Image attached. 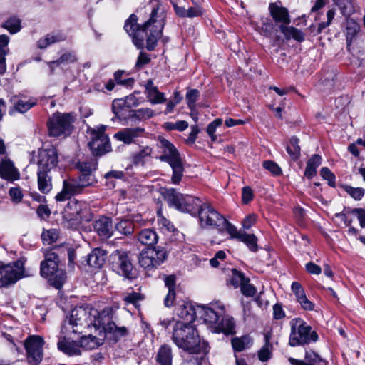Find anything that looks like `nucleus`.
<instances>
[{
  "label": "nucleus",
  "instance_id": "nucleus-64",
  "mask_svg": "<svg viewBox=\"0 0 365 365\" xmlns=\"http://www.w3.org/2000/svg\"><path fill=\"white\" fill-rule=\"evenodd\" d=\"M353 216L356 217L359 221L361 227H365V210L364 209H354L351 210Z\"/></svg>",
  "mask_w": 365,
  "mask_h": 365
},
{
  "label": "nucleus",
  "instance_id": "nucleus-34",
  "mask_svg": "<svg viewBox=\"0 0 365 365\" xmlns=\"http://www.w3.org/2000/svg\"><path fill=\"white\" fill-rule=\"evenodd\" d=\"M234 327L233 319L228 317H224L223 316L217 324L215 325L214 330L215 332H223L225 334H230L232 333Z\"/></svg>",
  "mask_w": 365,
  "mask_h": 365
},
{
  "label": "nucleus",
  "instance_id": "nucleus-30",
  "mask_svg": "<svg viewBox=\"0 0 365 365\" xmlns=\"http://www.w3.org/2000/svg\"><path fill=\"white\" fill-rule=\"evenodd\" d=\"M138 240L143 245L151 246L157 243L158 236L155 231L151 229H144L138 234Z\"/></svg>",
  "mask_w": 365,
  "mask_h": 365
},
{
  "label": "nucleus",
  "instance_id": "nucleus-12",
  "mask_svg": "<svg viewBox=\"0 0 365 365\" xmlns=\"http://www.w3.org/2000/svg\"><path fill=\"white\" fill-rule=\"evenodd\" d=\"M197 317L215 329L221 318L225 315V307L219 303L210 304L209 306L197 305Z\"/></svg>",
  "mask_w": 365,
  "mask_h": 365
},
{
  "label": "nucleus",
  "instance_id": "nucleus-29",
  "mask_svg": "<svg viewBox=\"0 0 365 365\" xmlns=\"http://www.w3.org/2000/svg\"><path fill=\"white\" fill-rule=\"evenodd\" d=\"M66 39V36L61 33H52L46 35L43 38L39 39L37 42V46L39 48H45L52 43L60 42Z\"/></svg>",
  "mask_w": 365,
  "mask_h": 365
},
{
  "label": "nucleus",
  "instance_id": "nucleus-43",
  "mask_svg": "<svg viewBox=\"0 0 365 365\" xmlns=\"http://www.w3.org/2000/svg\"><path fill=\"white\" fill-rule=\"evenodd\" d=\"M272 344L269 342L268 336H265V344L259 351L258 357L262 361H267L271 358Z\"/></svg>",
  "mask_w": 365,
  "mask_h": 365
},
{
  "label": "nucleus",
  "instance_id": "nucleus-42",
  "mask_svg": "<svg viewBox=\"0 0 365 365\" xmlns=\"http://www.w3.org/2000/svg\"><path fill=\"white\" fill-rule=\"evenodd\" d=\"M36 104L35 99H20L14 106V108L19 113H24Z\"/></svg>",
  "mask_w": 365,
  "mask_h": 365
},
{
  "label": "nucleus",
  "instance_id": "nucleus-20",
  "mask_svg": "<svg viewBox=\"0 0 365 365\" xmlns=\"http://www.w3.org/2000/svg\"><path fill=\"white\" fill-rule=\"evenodd\" d=\"M175 313L180 319L185 320L182 322L183 323L192 324L195 317H197V306H193L190 302H179L175 308Z\"/></svg>",
  "mask_w": 365,
  "mask_h": 365
},
{
  "label": "nucleus",
  "instance_id": "nucleus-38",
  "mask_svg": "<svg viewBox=\"0 0 365 365\" xmlns=\"http://www.w3.org/2000/svg\"><path fill=\"white\" fill-rule=\"evenodd\" d=\"M218 229L220 231L225 230L230 235L231 238H236L237 240L240 239L242 234L241 231H238L236 227L230 223L225 218V222H222V225L220 227H218Z\"/></svg>",
  "mask_w": 365,
  "mask_h": 365
},
{
  "label": "nucleus",
  "instance_id": "nucleus-26",
  "mask_svg": "<svg viewBox=\"0 0 365 365\" xmlns=\"http://www.w3.org/2000/svg\"><path fill=\"white\" fill-rule=\"evenodd\" d=\"M107 257L106 252L101 248H95L88 255V264L96 269L101 268L105 263Z\"/></svg>",
  "mask_w": 365,
  "mask_h": 365
},
{
  "label": "nucleus",
  "instance_id": "nucleus-41",
  "mask_svg": "<svg viewBox=\"0 0 365 365\" xmlns=\"http://www.w3.org/2000/svg\"><path fill=\"white\" fill-rule=\"evenodd\" d=\"M152 148L145 146L140 148V151L133 157V162L136 165L144 164L145 160L151 155Z\"/></svg>",
  "mask_w": 365,
  "mask_h": 365
},
{
  "label": "nucleus",
  "instance_id": "nucleus-51",
  "mask_svg": "<svg viewBox=\"0 0 365 365\" xmlns=\"http://www.w3.org/2000/svg\"><path fill=\"white\" fill-rule=\"evenodd\" d=\"M154 115V111L149 108H140L135 110L134 116L139 120H146Z\"/></svg>",
  "mask_w": 365,
  "mask_h": 365
},
{
  "label": "nucleus",
  "instance_id": "nucleus-33",
  "mask_svg": "<svg viewBox=\"0 0 365 365\" xmlns=\"http://www.w3.org/2000/svg\"><path fill=\"white\" fill-rule=\"evenodd\" d=\"M321 163L322 158L320 155H312L307 161L304 175L308 178L314 177L317 173V168L321 165Z\"/></svg>",
  "mask_w": 365,
  "mask_h": 365
},
{
  "label": "nucleus",
  "instance_id": "nucleus-25",
  "mask_svg": "<svg viewBox=\"0 0 365 365\" xmlns=\"http://www.w3.org/2000/svg\"><path fill=\"white\" fill-rule=\"evenodd\" d=\"M143 132V129L140 128H124L116 133L114 137L124 143L130 144L133 143L136 138L140 136Z\"/></svg>",
  "mask_w": 365,
  "mask_h": 365
},
{
  "label": "nucleus",
  "instance_id": "nucleus-60",
  "mask_svg": "<svg viewBox=\"0 0 365 365\" xmlns=\"http://www.w3.org/2000/svg\"><path fill=\"white\" fill-rule=\"evenodd\" d=\"M264 168L270 171L274 175H279L281 173V168L279 165L272 160L264 161L263 163Z\"/></svg>",
  "mask_w": 365,
  "mask_h": 365
},
{
  "label": "nucleus",
  "instance_id": "nucleus-49",
  "mask_svg": "<svg viewBox=\"0 0 365 365\" xmlns=\"http://www.w3.org/2000/svg\"><path fill=\"white\" fill-rule=\"evenodd\" d=\"M158 225L163 231L172 232L174 230L173 225L161 214L160 211L158 212Z\"/></svg>",
  "mask_w": 365,
  "mask_h": 365
},
{
  "label": "nucleus",
  "instance_id": "nucleus-10",
  "mask_svg": "<svg viewBox=\"0 0 365 365\" xmlns=\"http://www.w3.org/2000/svg\"><path fill=\"white\" fill-rule=\"evenodd\" d=\"M26 276L24 262L21 259L7 264H0V287L14 284Z\"/></svg>",
  "mask_w": 365,
  "mask_h": 365
},
{
  "label": "nucleus",
  "instance_id": "nucleus-22",
  "mask_svg": "<svg viewBox=\"0 0 365 365\" xmlns=\"http://www.w3.org/2000/svg\"><path fill=\"white\" fill-rule=\"evenodd\" d=\"M145 93L149 102L153 105L163 103L166 101L165 94L159 91L151 79L147 81L145 85Z\"/></svg>",
  "mask_w": 365,
  "mask_h": 365
},
{
  "label": "nucleus",
  "instance_id": "nucleus-27",
  "mask_svg": "<svg viewBox=\"0 0 365 365\" xmlns=\"http://www.w3.org/2000/svg\"><path fill=\"white\" fill-rule=\"evenodd\" d=\"M270 14L276 22H280L284 24L290 23V17L287 9L279 6L274 3L269 5Z\"/></svg>",
  "mask_w": 365,
  "mask_h": 365
},
{
  "label": "nucleus",
  "instance_id": "nucleus-28",
  "mask_svg": "<svg viewBox=\"0 0 365 365\" xmlns=\"http://www.w3.org/2000/svg\"><path fill=\"white\" fill-rule=\"evenodd\" d=\"M48 173L42 171L37 172L38 188L43 194H48L53 187L51 176Z\"/></svg>",
  "mask_w": 365,
  "mask_h": 365
},
{
  "label": "nucleus",
  "instance_id": "nucleus-63",
  "mask_svg": "<svg viewBox=\"0 0 365 365\" xmlns=\"http://www.w3.org/2000/svg\"><path fill=\"white\" fill-rule=\"evenodd\" d=\"M257 221V215L255 214H250L242 222V225L244 229H250Z\"/></svg>",
  "mask_w": 365,
  "mask_h": 365
},
{
  "label": "nucleus",
  "instance_id": "nucleus-44",
  "mask_svg": "<svg viewBox=\"0 0 365 365\" xmlns=\"http://www.w3.org/2000/svg\"><path fill=\"white\" fill-rule=\"evenodd\" d=\"M251 343V339L248 336H243L241 338H234L232 340V346L237 351H242L249 346Z\"/></svg>",
  "mask_w": 365,
  "mask_h": 365
},
{
  "label": "nucleus",
  "instance_id": "nucleus-46",
  "mask_svg": "<svg viewBox=\"0 0 365 365\" xmlns=\"http://www.w3.org/2000/svg\"><path fill=\"white\" fill-rule=\"evenodd\" d=\"M200 92L197 89H188L186 93V100L188 108L193 110L195 108V103L198 100Z\"/></svg>",
  "mask_w": 365,
  "mask_h": 365
},
{
  "label": "nucleus",
  "instance_id": "nucleus-61",
  "mask_svg": "<svg viewBox=\"0 0 365 365\" xmlns=\"http://www.w3.org/2000/svg\"><path fill=\"white\" fill-rule=\"evenodd\" d=\"M226 254L224 251H218L215 257L210 260V264L212 267H217L220 264V261H224Z\"/></svg>",
  "mask_w": 365,
  "mask_h": 365
},
{
  "label": "nucleus",
  "instance_id": "nucleus-31",
  "mask_svg": "<svg viewBox=\"0 0 365 365\" xmlns=\"http://www.w3.org/2000/svg\"><path fill=\"white\" fill-rule=\"evenodd\" d=\"M279 29L287 40L293 38L297 41L302 42L304 39V34L303 32L293 26L281 25L279 26Z\"/></svg>",
  "mask_w": 365,
  "mask_h": 365
},
{
  "label": "nucleus",
  "instance_id": "nucleus-39",
  "mask_svg": "<svg viewBox=\"0 0 365 365\" xmlns=\"http://www.w3.org/2000/svg\"><path fill=\"white\" fill-rule=\"evenodd\" d=\"M239 240L244 242L251 251L256 252L257 250V239L255 235L242 232Z\"/></svg>",
  "mask_w": 365,
  "mask_h": 365
},
{
  "label": "nucleus",
  "instance_id": "nucleus-55",
  "mask_svg": "<svg viewBox=\"0 0 365 365\" xmlns=\"http://www.w3.org/2000/svg\"><path fill=\"white\" fill-rule=\"evenodd\" d=\"M320 175L323 179L327 180L329 185L334 186L335 176L329 168L326 167L322 168L320 170Z\"/></svg>",
  "mask_w": 365,
  "mask_h": 365
},
{
  "label": "nucleus",
  "instance_id": "nucleus-23",
  "mask_svg": "<svg viewBox=\"0 0 365 365\" xmlns=\"http://www.w3.org/2000/svg\"><path fill=\"white\" fill-rule=\"evenodd\" d=\"M289 361L292 365H327V361L312 350L306 351L304 361L289 358Z\"/></svg>",
  "mask_w": 365,
  "mask_h": 365
},
{
  "label": "nucleus",
  "instance_id": "nucleus-7",
  "mask_svg": "<svg viewBox=\"0 0 365 365\" xmlns=\"http://www.w3.org/2000/svg\"><path fill=\"white\" fill-rule=\"evenodd\" d=\"M290 335L289 344L291 346H298L315 342L318 335L302 319L294 318L289 322Z\"/></svg>",
  "mask_w": 365,
  "mask_h": 365
},
{
  "label": "nucleus",
  "instance_id": "nucleus-3",
  "mask_svg": "<svg viewBox=\"0 0 365 365\" xmlns=\"http://www.w3.org/2000/svg\"><path fill=\"white\" fill-rule=\"evenodd\" d=\"M172 340L178 348L190 354L207 351V343L201 341L195 327L189 323L176 322L173 328Z\"/></svg>",
  "mask_w": 365,
  "mask_h": 365
},
{
  "label": "nucleus",
  "instance_id": "nucleus-58",
  "mask_svg": "<svg viewBox=\"0 0 365 365\" xmlns=\"http://www.w3.org/2000/svg\"><path fill=\"white\" fill-rule=\"evenodd\" d=\"M291 289L294 294L297 301L306 296L303 287L299 282H292Z\"/></svg>",
  "mask_w": 365,
  "mask_h": 365
},
{
  "label": "nucleus",
  "instance_id": "nucleus-47",
  "mask_svg": "<svg viewBox=\"0 0 365 365\" xmlns=\"http://www.w3.org/2000/svg\"><path fill=\"white\" fill-rule=\"evenodd\" d=\"M222 124V120L221 118H216L207 125L206 131L212 141L215 142L217 140V136L215 135V131L217 128L221 126Z\"/></svg>",
  "mask_w": 365,
  "mask_h": 365
},
{
  "label": "nucleus",
  "instance_id": "nucleus-17",
  "mask_svg": "<svg viewBox=\"0 0 365 365\" xmlns=\"http://www.w3.org/2000/svg\"><path fill=\"white\" fill-rule=\"evenodd\" d=\"M86 329H89L92 331L93 330V332L96 334V336H93L91 334H89L88 336H83L81 337V340L79 341L80 345V349L81 348L86 349V350H91L93 349H96L98 346L103 344V341L106 337H108L110 339H113L114 341H118L121 337H115L114 334L112 333H110L108 330H105V331L102 332L101 334V330L98 329L96 330L92 326L88 328H85Z\"/></svg>",
  "mask_w": 365,
  "mask_h": 365
},
{
  "label": "nucleus",
  "instance_id": "nucleus-48",
  "mask_svg": "<svg viewBox=\"0 0 365 365\" xmlns=\"http://www.w3.org/2000/svg\"><path fill=\"white\" fill-rule=\"evenodd\" d=\"M58 234L56 229L44 230L42 233V240L45 244L50 245L58 240Z\"/></svg>",
  "mask_w": 365,
  "mask_h": 365
},
{
  "label": "nucleus",
  "instance_id": "nucleus-32",
  "mask_svg": "<svg viewBox=\"0 0 365 365\" xmlns=\"http://www.w3.org/2000/svg\"><path fill=\"white\" fill-rule=\"evenodd\" d=\"M112 110L115 117L118 119L125 118L128 113L130 112L129 108L123 101V98L114 100L112 104Z\"/></svg>",
  "mask_w": 365,
  "mask_h": 365
},
{
  "label": "nucleus",
  "instance_id": "nucleus-9",
  "mask_svg": "<svg viewBox=\"0 0 365 365\" xmlns=\"http://www.w3.org/2000/svg\"><path fill=\"white\" fill-rule=\"evenodd\" d=\"M74 120L71 113H56L53 114L48 123L49 135L54 137L70 135Z\"/></svg>",
  "mask_w": 365,
  "mask_h": 365
},
{
  "label": "nucleus",
  "instance_id": "nucleus-54",
  "mask_svg": "<svg viewBox=\"0 0 365 365\" xmlns=\"http://www.w3.org/2000/svg\"><path fill=\"white\" fill-rule=\"evenodd\" d=\"M77 180L83 189L92 185L94 182L93 175L85 173H82Z\"/></svg>",
  "mask_w": 365,
  "mask_h": 365
},
{
  "label": "nucleus",
  "instance_id": "nucleus-62",
  "mask_svg": "<svg viewBox=\"0 0 365 365\" xmlns=\"http://www.w3.org/2000/svg\"><path fill=\"white\" fill-rule=\"evenodd\" d=\"M9 196L13 202L18 203L22 200V192L19 188L12 187L9 192Z\"/></svg>",
  "mask_w": 365,
  "mask_h": 365
},
{
  "label": "nucleus",
  "instance_id": "nucleus-53",
  "mask_svg": "<svg viewBox=\"0 0 365 365\" xmlns=\"http://www.w3.org/2000/svg\"><path fill=\"white\" fill-rule=\"evenodd\" d=\"M245 280L246 279L242 273L234 271L230 282L235 288H237L238 287H241Z\"/></svg>",
  "mask_w": 365,
  "mask_h": 365
},
{
  "label": "nucleus",
  "instance_id": "nucleus-24",
  "mask_svg": "<svg viewBox=\"0 0 365 365\" xmlns=\"http://www.w3.org/2000/svg\"><path fill=\"white\" fill-rule=\"evenodd\" d=\"M0 175L3 179L14 181L19 178V173L9 159H3L0 163Z\"/></svg>",
  "mask_w": 365,
  "mask_h": 365
},
{
  "label": "nucleus",
  "instance_id": "nucleus-52",
  "mask_svg": "<svg viewBox=\"0 0 365 365\" xmlns=\"http://www.w3.org/2000/svg\"><path fill=\"white\" fill-rule=\"evenodd\" d=\"M346 192L351 196L354 200H361L364 195V190L361 187H353L351 186L345 187Z\"/></svg>",
  "mask_w": 365,
  "mask_h": 365
},
{
  "label": "nucleus",
  "instance_id": "nucleus-15",
  "mask_svg": "<svg viewBox=\"0 0 365 365\" xmlns=\"http://www.w3.org/2000/svg\"><path fill=\"white\" fill-rule=\"evenodd\" d=\"M43 339L39 336H31L25 341L27 360L30 365H38L43 359Z\"/></svg>",
  "mask_w": 365,
  "mask_h": 365
},
{
  "label": "nucleus",
  "instance_id": "nucleus-18",
  "mask_svg": "<svg viewBox=\"0 0 365 365\" xmlns=\"http://www.w3.org/2000/svg\"><path fill=\"white\" fill-rule=\"evenodd\" d=\"M58 153L55 148L41 149L38 156V171L50 173L54 170L58 163Z\"/></svg>",
  "mask_w": 365,
  "mask_h": 365
},
{
  "label": "nucleus",
  "instance_id": "nucleus-8",
  "mask_svg": "<svg viewBox=\"0 0 365 365\" xmlns=\"http://www.w3.org/2000/svg\"><path fill=\"white\" fill-rule=\"evenodd\" d=\"M63 216L65 220L73 225L81 226L84 222H90L93 215L85 202L76 200H70L64 208Z\"/></svg>",
  "mask_w": 365,
  "mask_h": 365
},
{
  "label": "nucleus",
  "instance_id": "nucleus-37",
  "mask_svg": "<svg viewBox=\"0 0 365 365\" xmlns=\"http://www.w3.org/2000/svg\"><path fill=\"white\" fill-rule=\"evenodd\" d=\"M352 216L353 214L351 210H344L342 212L335 214L334 220L339 225L349 226L353 220Z\"/></svg>",
  "mask_w": 365,
  "mask_h": 365
},
{
  "label": "nucleus",
  "instance_id": "nucleus-11",
  "mask_svg": "<svg viewBox=\"0 0 365 365\" xmlns=\"http://www.w3.org/2000/svg\"><path fill=\"white\" fill-rule=\"evenodd\" d=\"M165 259L166 251L163 248L148 247L140 252L138 262L145 269L151 270L160 266Z\"/></svg>",
  "mask_w": 365,
  "mask_h": 365
},
{
  "label": "nucleus",
  "instance_id": "nucleus-2",
  "mask_svg": "<svg viewBox=\"0 0 365 365\" xmlns=\"http://www.w3.org/2000/svg\"><path fill=\"white\" fill-rule=\"evenodd\" d=\"M146 9L150 12L149 19L144 24L141 26L138 24L136 16L132 14L126 21L124 29L132 36L133 43L138 48H143L144 38L146 36V48L148 51H153L162 36L166 11L158 0L150 1Z\"/></svg>",
  "mask_w": 365,
  "mask_h": 365
},
{
  "label": "nucleus",
  "instance_id": "nucleus-56",
  "mask_svg": "<svg viewBox=\"0 0 365 365\" xmlns=\"http://www.w3.org/2000/svg\"><path fill=\"white\" fill-rule=\"evenodd\" d=\"M195 6L192 7H190L187 9L186 12V17L193 18L200 16L203 14L204 10L200 6L199 3L197 4H194Z\"/></svg>",
  "mask_w": 365,
  "mask_h": 365
},
{
  "label": "nucleus",
  "instance_id": "nucleus-57",
  "mask_svg": "<svg viewBox=\"0 0 365 365\" xmlns=\"http://www.w3.org/2000/svg\"><path fill=\"white\" fill-rule=\"evenodd\" d=\"M358 31V26L355 23H352L351 26L346 27V43L347 47H349Z\"/></svg>",
  "mask_w": 365,
  "mask_h": 365
},
{
  "label": "nucleus",
  "instance_id": "nucleus-6",
  "mask_svg": "<svg viewBox=\"0 0 365 365\" xmlns=\"http://www.w3.org/2000/svg\"><path fill=\"white\" fill-rule=\"evenodd\" d=\"M163 195L170 206H173L182 212H188L192 215L197 214L203 205L199 198L192 195H183L177 192L173 188L165 190L163 192Z\"/></svg>",
  "mask_w": 365,
  "mask_h": 365
},
{
  "label": "nucleus",
  "instance_id": "nucleus-14",
  "mask_svg": "<svg viewBox=\"0 0 365 365\" xmlns=\"http://www.w3.org/2000/svg\"><path fill=\"white\" fill-rule=\"evenodd\" d=\"M110 262L113 271L127 278L131 277L133 265L128 253L122 250H115L110 256Z\"/></svg>",
  "mask_w": 365,
  "mask_h": 365
},
{
  "label": "nucleus",
  "instance_id": "nucleus-13",
  "mask_svg": "<svg viewBox=\"0 0 365 365\" xmlns=\"http://www.w3.org/2000/svg\"><path fill=\"white\" fill-rule=\"evenodd\" d=\"M106 126L99 125L93 129L91 134V141L88 145L95 155H101L110 150L109 139L105 134Z\"/></svg>",
  "mask_w": 365,
  "mask_h": 365
},
{
  "label": "nucleus",
  "instance_id": "nucleus-40",
  "mask_svg": "<svg viewBox=\"0 0 365 365\" xmlns=\"http://www.w3.org/2000/svg\"><path fill=\"white\" fill-rule=\"evenodd\" d=\"M287 151L292 159L297 160L300 155L299 139L295 137L291 138L289 143L287 147Z\"/></svg>",
  "mask_w": 365,
  "mask_h": 365
},
{
  "label": "nucleus",
  "instance_id": "nucleus-19",
  "mask_svg": "<svg viewBox=\"0 0 365 365\" xmlns=\"http://www.w3.org/2000/svg\"><path fill=\"white\" fill-rule=\"evenodd\" d=\"M83 188L81 187L77 179L64 180L63 182V189L61 192L56 195L57 201H64L71 197V196L77 195L81 192Z\"/></svg>",
  "mask_w": 365,
  "mask_h": 365
},
{
  "label": "nucleus",
  "instance_id": "nucleus-21",
  "mask_svg": "<svg viewBox=\"0 0 365 365\" xmlns=\"http://www.w3.org/2000/svg\"><path fill=\"white\" fill-rule=\"evenodd\" d=\"M94 230L104 240L110 238L113 235V223L110 218L101 217L93 223Z\"/></svg>",
  "mask_w": 365,
  "mask_h": 365
},
{
  "label": "nucleus",
  "instance_id": "nucleus-59",
  "mask_svg": "<svg viewBox=\"0 0 365 365\" xmlns=\"http://www.w3.org/2000/svg\"><path fill=\"white\" fill-rule=\"evenodd\" d=\"M242 293L246 297H253L257 293L255 287L246 279L241 287Z\"/></svg>",
  "mask_w": 365,
  "mask_h": 365
},
{
  "label": "nucleus",
  "instance_id": "nucleus-5",
  "mask_svg": "<svg viewBox=\"0 0 365 365\" xmlns=\"http://www.w3.org/2000/svg\"><path fill=\"white\" fill-rule=\"evenodd\" d=\"M41 274L56 289L61 288L66 279L63 264H60L58 256L51 252L45 255V260L41 264Z\"/></svg>",
  "mask_w": 365,
  "mask_h": 365
},
{
  "label": "nucleus",
  "instance_id": "nucleus-36",
  "mask_svg": "<svg viewBox=\"0 0 365 365\" xmlns=\"http://www.w3.org/2000/svg\"><path fill=\"white\" fill-rule=\"evenodd\" d=\"M1 27L11 34H15L21 29V20L16 16H11L2 24Z\"/></svg>",
  "mask_w": 365,
  "mask_h": 365
},
{
  "label": "nucleus",
  "instance_id": "nucleus-50",
  "mask_svg": "<svg viewBox=\"0 0 365 365\" xmlns=\"http://www.w3.org/2000/svg\"><path fill=\"white\" fill-rule=\"evenodd\" d=\"M76 61V56L74 53L68 52L63 54L60 58L56 61L50 62L49 65L52 67L53 65L56 64L57 66H60L62 64L73 63Z\"/></svg>",
  "mask_w": 365,
  "mask_h": 365
},
{
  "label": "nucleus",
  "instance_id": "nucleus-35",
  "mask_svg": "<svg viewBox=\"0 0 365 365\" xmlns=\"http://www.w3.org/2000/svg\"><path fill=\"white\" fill-rule=\"evenodd\" d=\"M157 361L160 365H171L172 352L170 347L166 345L162 346L158 351Z\"/></svg>",
  "mask_w": 365,
  "mask_h": 365
},
{
  "label": "nucleus",
  "instance_id": "nucleus-4",
  "mask_svg": "<svg viewBox=\"0 0 365 365\" xmlns=\"http://www.w3.org/2000/svg\"><path fill=\"white\" fill-rule=\"evenodd\" d=\"M158 147L163 153L159 159L167 162L172 168V183L178 184L184 173L183 163L179 152L172 143L163 137H158Z\"/></svg>",
  "mask_w": 365,
  "mask_h": 365
},
{
  "label": "nucleus",
  "instance_id": "nucleus-16",
  "mask_svg": "<svg viewBox=\"0 0 365 365\" xmlns=\"http://www.w3.org/2000/svg\"><path fill=\"white\" fill-rule=\"evenodd\" d=\"M197 214L202 227H216L218 228L221 226L222 222H225V217L207 203L202 205Z\"/></svg>",
  "mask_w": 365,
  "mask_h": 365
},
{
  "label": "nucleus",
  "instance_id": "nucleus-1",
  "mask_svg": "<svg viewBox=\"0 0 365 365\" xmlns=\"http://www.w3.org/2000/svg\"><path fill=\"white\" fill-rule=\"evenodd\" d=\"M113 309L106 307L101 312L89 306H81L71 310L70 316L64 319L58 342V349L68 355L81 353L79 342L76 341L85 331V328L92 325L101 334L105 330L114 334L115 337H123L127 334L125 327H117L111 321Z\"/></svg>",
  "mask_w": 365,
  "mask_h": 365
},
{
  "label": "nucleus",
  "instance_id": "nucleus-45",
  "mask_svg": "<svg viewBox=\"0 0 365 365\" xmlns=\"http://www.w3.org/2000/svg\"><path fill=\"white\" fill-rule=\"evenodd\" d=\"M115 228L122 234L130 235L134 230V225L130 220H121L115 225Z\"/></svg>",
  "mask_w": 365,
  "mask_h": 365
}]
</instances>
